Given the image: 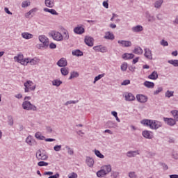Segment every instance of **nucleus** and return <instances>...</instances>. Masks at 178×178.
Instances as JSON below:
<instances>
[{"mask_svg": "<svg viewBox=\"0 0 178 178\" xmlns=\"http://www.w3.org/2000/svg\"><path fill=\"white\" fill-rule=\"evenodd\" d=\"M142 134L145 138H148L149 140L154 138V135L149 131H143Z\"/></svg>", "mask_w": 178, "mask_h": 178, "instance_id": "obj_19", "label": "nucleus"}, {"mask_svg": "<svg viewBox=\"0 0 178 178\" xmlns=\"http://www.w3.org/2000/svg\"><path fill=\"white\" fill-rule=\"evenodd\" d=\"M162 91H163V88L159 87V88H157V90H156L154 92V95H158V94H159V92H162Z\"/></svg>", "mask_w": 178, "mask_h": 178, "instance_id": "obj_51", "label": "nucleus"}, {"mask_svg": "<svg viewBox=\"0 0 178 178\" xmlns=\"http://www.w3.org/2000/svg\"><path fill=\"white\" fill-rule=\"evenodd\" d=\"M163 120L165 124H168V126H175L176 124V120L173 118H163Z\"/></svg>", "mask_w": 178, "mask_h": 178, "instance_id": "obj_12", "label": "nucleus"}, {"mask_svg": "<svg viewBox=\"0 0 178 178\" xmlns=\"http://www.w3.org/2000/svg\"><path fill=\"white\" fill-rule=\"evenodd\" d=\"M31 65V66H34L35 65H38V63H40V59H38V58L35 57L33 58H26V66H27V65Z\"/></svg>", "mask_w": 178, "mask_h": 178, "instance_id": "obj_7", "label": "nucleus"}, {"mask_svg": "<svg viewBox=\"0 0 178 178\" xmlns=\"http://www.w3.org/2000/svg\"><path fill=\"white\" fill-rule=\"evenodd\" d=\"M145 15H146V19H147L148 22H155V17L149 14V12L147 11L145 13Z\"/></svg>", "mask_w": 178, "mask_h": 178, "instance_id": "obj_26", "label": "nucleus"}, {"mask_svg": "<svg viewBox=\"0 0 178 178\" xmlns=\"http://www.w3.org/2000/svg\"><path fill=\"white\" fill-rule=\"evenodd\" d=\"M95 154L96 155V156H97L98 158H100L101 159H104V158H105V156H104V154H102L99 150L95 149Z\"/></svg>", "mask_w": 178, "mask_h": 178, "instance_id": "obj_41", "label": "nucleus"}, {"mask_svg": "<svg viewBox=\"0 0 178 178\" xmlns=\"http://www.w3.org/2000/svg\"><path fill=\"white\" fill-rule=\"evenodd\" d=\"M120 69L122 72H126L127 70V63H123L121 65Z\"/></svg>", "mask_w": 178, "mask_h": 178, "instance_id": "obj_47", "label": "nucleus"}, {"mask_svg": "<svg viewBox=\"0 0 178 178\" xmlns=\"http://www.w3.org/2000/svg\"><path fill=\"white\" fill-rule=\"evenodd\" d=\"M15 62H17V63H20L22 66H26V62L27 60V58H24V55L20 53L17 56H14Z\"/></svg>", "mask_w": 178, "mask_h": 178, "instance_id": "obj_5", "label": "nucleus"}, {"mask_svg": "<svg viewBox=\"0 0 178 178\" xmlns=\"http://www.w3.org/2000/svg\"><path fill=\"white\" fill-rule=\"evenodd\" d=\"M118 44H120L121 47H123L124 48H129V47H131L133 44L131 43V41L130 40H118Z\"/></svg>", "mask_w": 178, "mask_h": 178, "instance_id": "obj_11", "label": "nucleus"}, {"mask_svg": "<svg viewBox=\"0 0 178 178\" xmlns=\"http://www.w3.org/2000/svg\"><path fill=\"white\" fill-rule=\"evenodd\" d=\"M79 74L77 72H72L70 73V76L69 77V80H72V79H76V77H79Z\"/></svg>", "mask_w": 178, "mask_h": 178, "instance_id": "obj_38", "label": "nucleus"}, {"mask_svg": "<svg viewBox=\"0 0 178 178\" xmlns=\"http://www.w3.org/2000/svg\"><path fill=\"white\" fill-rule=\"evenodd\" d=\"M85 43L88 47H93L94 46V38L90 37V36H86L85 37Z\"/></svg>", "mask_w": 178, "mask_h": 178, "instance_id": "obj_17", "label": "nucleus"}, {"mask_svg": "<svg viewBox=\"0 0 178 178\" xmlns=\"http://www.w3.org/2000/svg\"><path fill=\"white\" fill-rule=\"evenodd\" d=\"M133 53L136 55H143V49L140 47H136L133 50Z\"/></svg>", "mask_w": 178, "mask_h": 178, "instance_id": "obj_25", "label": "nucleus"}, {"mask_svg": "<svg viewBox=\"0 0 178 178\" xmlns=\"http://www.w3.org/2000/svg\"><path fill=\"white\" fill-rule=\"evenodd\" d=\"M168 63H170V65H172L175 67L178 66V60H169Z\"/></svg>", "mask_w": 178, "mask_h": 178, "instance_id": "obj_45", "label": "nucleus"}, {"mask_svg": "<svg viewBox=\"0 0 178 178\" xmlns=\"http://www.w3.org/2000/svg\"><path fill=\"white\" fill-rule=\"evenodd\" d=\"M77 102H79V101L70 100V101H67L65 104V106H67V105H72V104H77Z\"/></svg>", "mask_w": 178, "mask_h": 178, "instance_id": "obj_53", "label": "nucleus"}, {"mask_svg": "<svg viewBox=\"0 0 178 178\" xmlns=\"http://www.w3.org/2000/svg\"><path fill=\"white\" fill-rule=\"evenodd\" d=\"M63 34H64L63 40H69V32L67 31H64Z\"/></svg>", "mask_w": 178, "mask_h": 178, "instance_id": "obj_54", "label": "nucleus"}, {"mask_svg": "<svg viewBox=\"0 0 178 178\" xmlns=\"http://www.w3.org/2000/svg\"><path fill=\"white\" fill-rule=\"evenodd\" d=\"M103 6L106 8V9H108V8H109V3H108V1H104Z\"/></svg>", "mask_w": 178, "mask_h": 178, "instance_id": "obj_61", "label": "nucleus"}, {"mask_svg": "<svg viewBox=\"0 0 178 178\" xmlns=\"http://www.w3.org/2000/svg\"><path fill=\"white\" fill-rule=\"evenodd\" d=\"M86 163L89 168H92L94 166V159L91 157H87Z\"/></svg>", "mask_w": 178, "mask_h": 178, "instance_id": "obj_27", "label": "nucleus"}, {"mask_svg": "<svg viewBox=\"0 0 178 178\" xmlns=\"http://www.w3.org/2000/svg\"><path fill=\"white\" fill-rule=\"evenodd\" d=\"M104 38L106 40H115V35L111 32H107L105 33Z\"/></svg>", "mask_w": 178, "mask_h": 178, "instance_id": "obj_29", "label": "nucleus"}, {"mask_svg": "<svg viewBox=\"0 0 178 178\" xmlns=\"http://www.w3.org/2000/svg\"><path fill=\"white\" fill-rule=\"evenodd\" d=\"M102 169L104 171L106 175L111 173L112 172V166L111 165H105L102 167Z\"/></svg>", "mask_w": 178, "mask_h": 178, "instance_id": "obj_22", "label": "nucleus"}, {"mask_svg": "<svg viewBox=\"0 0 178 178\" xmlns=\"http://www.w3.org/2000/svg\"><path fill=\"white\" fill-rule=\"evenodd\" d=\"M134 55L133 54L125 53L122 55V59L127 60L129 59H133Z\"/></svg>", "mask_w": 178, "mask_h": 178, "instance_id": "obj_28", "label": "nucleus"}, {"mask_svg": "<svg viewBox=\"0 0 178 178\" xmlns=\"http://www.w3.org/2000/svg\"><path fill=\"white\" fill-rule=\"evenodd\" d=\"M44 141H46L47 143H51V142H52V141H55V139H54V138H44Z\"/></svg>", "mask_w": 178, "mask_h": 178, "instance_id": "obj_62", "label": "nucleus"}, {"mask_svg": "<svg viewBox=\"0 0 178 178\" xmlns=\"http://www.w3.org/2000/svg\"><path fill=\"white\" fill-rule=\"evenodd\" d=\"M57 66L59 67H66L67 66V60L65 58H61L57 63Z\"/></svg>", "mask_w": 178, "mask_h": 178, "instance_id": "obj_15", "label": "nucleus"}, {"mask_svg": "<svg viewBox=\"0 0 178 178\" xmlns=\"http://www.w3.org/2000/svg\"><path fill=\"white\" fill-rule=\"evenodd\" d=\"M104 76H105V74H101L95 76L93 81V84H95L97 81H98L99 80H101V79H102V77H104Z\"/></svg>", "mask_w": 178, "mask_h": 178, "instance_id": "obj_39", "label": "nucleus"}, {"mask_svg": "<svg viewBox=\"0 0 178 178\" xmlns=\"http://www.w3.org/2000/svg\"><path fill=\"white\" fill-rule=\"evenodd\" d=\"M74 56H83V51L80 50H75L72 51Z\"/></svg>", "mask_w": 178, "mask_h": 178, "instance_id": "obj_40", "label": "nucleus"}, {"mask_svg": "<svg viewBox=\"0 0 178 178\" xmlns=\"http://www.w3.org/2000/svg\"><path fill=\"white\" fill-rule=\"evenodd\" d=\"M23 109L24 111H37V106L35 105L31 104L30 101H24L22 105Z\"/></svg>", "mask_w": 178, "mask_h": 178, "instance_id": "obj_3", "label": "nucleus"}, {"mask_svg": "<svg viewBox=\"0 0 178 178\" xmlns=\"http://www.w3.org/2000/svg\"><path fill=\"white\" fill-rule=\"evenodd\" d=\"M173 94H175V92L170 91V90H167L165 93V97L166 98H170V97H173Z\"/></svg>", "mask_w": 178, "mask_h": 178, "instance_id": "obj_42", "label": "nucleus"}, {"mask_svg": "<svg viewBox=\"0 0 178 178\" xmlns=\"http://www.w3.org/2000/svg\"><path fill=\"white\" fill-rule=\"evenodd\" d=\"M54 150L56 152H59V151L62 150V145H56L54 147Z\"/></svg>", "mask_w": 178, "mask_h": 178, "instance_id": "obj_46", "label": "nucleus"}, {"mask_svg": "<svg viewBox=\"0 0 178 178\" xmlns=\"http://www.w3.org/2000/svg\"><path fill=\"white\" fill-rule=\"evenodd\" d=\"M84 31V28L81 26H78L74 29V33L75 34H83Z\"/></svg>", "mask_w": 178, "mask_h": 178, "instance_id": "obj_21", "label": "nucleus"}, {"mask_svg": "<svg viewBox=\"0 0 178 178\" xmlns=\"http://www.w3.org/2000/svg\"><path fill=\"white\" fill-rule=\"evenodd\" d=\"M171 113L173 116V118H175V120H177L178 119V111L176 110L172 111Z\"/></svg>", "mask_w": 178, "mask_h": 178, "instance_id": "obj_48", "label": "nucleus"}, {"mask_svg": "<svg viewBox=\"0 0 178 178\" xmlns=\"http://www.w3.org/2000/svg\"><path fill=\"white\" fill-rule=\"evenodd\" d=\"M24 92H30V91H35V88H37V85H35L33 81H26L24 83Z\"/></svg>", "mask_w": 178, "mask_h": 178, "instance_id": "obj_2", "label": "nucleus"}, {"mask_svg": "<svg viewBox=\"0 0 178 178\" xmlns=\"http://www.w3.org/2000/svg\"><path fill=\"white\" fill-rule=\"evenodd\" d=\"M35 156L38 161H47V159H48V154L42 149L38 150Z\"/></svg>", "mask_w": 178, "mask_h": 178, "instance_id": "obj_4", "label": "nucleus"}, {"mask_svg": "<svg viewBox=\"0 0 178 178\" xmlns=\"http://www.w3.org/2000/svg\"><path fill=\"white\" fill-rule=\"evenodd\" d=\"M148 79H150V80H156V79H158V72L156 71H154L148 76Z\"/></svg>", "mask_w": 178, "mask_h": 178, "instance_id": "obj_32", "label": "nucleus"}, {"mask_svg": "<svg viewBox=\"0 0 178 178\" xmlns=\"http://www.w3.org/2000/svg\"><path fill=\"white\" fill-rule=\"evenodd\" d=\"M129 84H130V80L126 79L121 83V86H129Z\"/></svg>", "mask_w": 178, "mask_h": 178, "instance_id": "obj_58", "label": "nucleus"}, {"mask_svg": "<svg viewBox=\"0 0 178 178\" xmlns=\"http://www.w3.org/2000/svg\"><path fill=\"white\" fill-rule=\"evenodd\" d=\"M134 33H140L144 30V28L141 25H137L136 26L132 27L131 29Z\"/></svg>", "mask_w": 178, "mask_h": 178, "instance_id": "obj_23", "label": "nucleus"}, {"mask_svg": "<svg viewBox=\"0 0 178 178\" xmlns=\"http://www.w3.org/2000/svg\"><path fill=\"white\" fill-rule=\"evenodd\" d=\"M28 6H30V1H24L22 2V8H27Z\"/></svg>", "mask_w": 178, "mask_h": 178, "instance_id": "obj_50", "label": "nucleus"}, {"mask_svg": "<svg viewBox=\"0 0 178 178\" xmlns=\"http://www.w3.org/2000/svg\"><path fill=\"white\" fill-rule=\"evenodd\" d=\"M141 124L149 127L152 130H158L160 127H162V122L158 120L145 119L140 121Z\"/></svg>", "mask_w": 178, "mask_h": 178, "instance_id": "obj_1", "label": "nucleus"}, {"mask_svg": "<svg viewBox=\"0 0 178 178\" xmlns=\"http://www.w3.org/2000/svg\"><path fill=\"white\" fill-rule=\"evenodd\" d=\"M144 86L147 88H154V87H155V83H154V82L146 81L144 82Z\"/></svg>", "mask_w": 178, "mask_h": 178, "instance_id": "obj_31", "label": "nucleus"}, {"mask_svg": "<svg viewBox=\"0 0 178 178\" xmlns=\"http://www.w3.org/2000/svg\"><path fill=\"white\" fill-rule=\"evenodd\" d=\"M136 100L140 104H145L148 101V97L143 94H138L136 95Z\"/></svg>", "mask_w": 178, "mask_h": 178, "instance_id": "obj_9", "label": "nucleus"}, {"mask_svg": "<svg viewBox=\"0 0 178 178\" xmlns=\"http://www.w3.org/2000/svg\"><path fill=\"white\" fill-rule=\"evenodd\" d=\"M60 73L63 76H67L69 74V68L63 67L60 69Z\"/></svg>", "mask_w": 178, "mask_h": 178, "instance_id": "obj_34", "label": "nucleus"}, {"mask_svg": "<svg viewBox=\"0 0 178 178\" xmlns=\"http://www.w3.org/2000/svg\"><path fill=\"white\" fill-rule=\"evenodd\" d=\"M49 47L50 49H55V48H56V45L52 42L49 44Z\"/></svg>", "mask_w": 178, "mask_h": 178, "instance_id": "obj_60", "label": "nucleus"}, {"mask_svg": "<svg viewBox=\"0 0 178 178\" xmlns=\"http://www.w3.org/2000/svg\"><path fill=\"white\" fill-rule=\"evenodd\" d=\"M162 3H163V0H156L154 3V6L156 9H160Z\"/></svg>", "mask_w": 178, "mask_h": 178, "instance_id": "obj_30", "label": "nucleus"}, {"mask_svg": "<svg viewBox=\"0 0 178 178\" xmlns=\"http://www.w3.org/2000/svg\"><path fill=\"white\" fill-rule=\"evenodd\" d=\"M37 48L38 49H44H44H47V48H48V47L44 46V43H42V44H37Z\"/></svg>", "mask_w": 178, "mask_h": 178, "instance_id": "obj_55", "label": "nucleus"}, {"mask_svg": "<svg viewBox=\"0 0 178 178\" xmlns=\"http://www.w3.org/2000/svg\"><path fill=\"white\" fill-rule=\"evenodd\" d=\"M170 178H178V175H170Z\"/></svg>", "mask_w": 178, "mask_h": 178, "instance_id": "obj_64", "label": "nucleus"}, {"mask_svg": "<svg viewBox=\"0 0 178 178\" xmlns=\"http://www.w3.org/2000/svg\"><path fill=\"white\" fill-rule=\"evenodd\" d=\"M15 98H17V99H22V98H23V95L18 93L15 95Z\"/></svg>", "mask_w": 178, "mask_h": 178, "instance_id": "obj_59", "label": "nucleus"}, {"mask_svg": "<svg viewBox=\"0 0 178 178\" xmlns=\"http://www.w3.org/2000/svg\"><path fill=\"white\" fill-rule=\"evenodd\" d=\"M144 56L146 59H149V60H152V51L148 48L144 49Z\"/></svg>", "mask_w": 178, "mask_h": 178, "instance_id": "obj_16", "label": "nucleus"}, {"mask_svg": "<svg viewBox=\"0 0 178 178\" xmlns=\"http://www.w3.org/2000/svg\"><path fill=\"white\" fill-rule=\"evenodd\" d=\"M161 45H162L163 47H168V45H169V44L168 43V41L165 40H162L160 42Z\"/></svg>", "mask_w": 178, "mask_h": 178, "instance_id": "obj_56", "label": "nucleus"}, {"mask_svg": "<svg viewBox=\"0 0 178 178\" xmlns=\"http://www.w3.org/2000/svg\"><path fill=\"white\" fill-rule=\"evenodd\" d=\"M137 155H140V150L129 151L127 152V156L128 158H134Z\"/></svg>", "mask_w": 178, "mask_h": 178, "instance_id": "obj_18", "label": "nucleus"}, {"mask_svg": "<svg viewBox=\"0 0 178 178\" xmlns=\"http://www.w3.org/2000/svg\"><path fill=\"white\" fill-rule=\"evenodd\" d=\"M44 12H48L49 13H51V15H54L56 16H58V13L55 9H49L47 8H44Z\"/></svg>", "mask_w": 178, "mask_h": 178, "instance_id": "obj_33", "label": "nucleus"}, {"mask_svg": "<svg viewBox=\"0 0 178 178\" xmlns=\"http://www.w3.org/2000/svg\"><path fill=\"white\" fill-rule=\"evenodd\" d=\"M52 86H55L56 87H59L60 84H62V81L59 79H54L51 81Z\"/></svg>", "mask_w": 178, "mask_h": 178, "instance_id": "obj_35", "label": "nucleus"}, {"mask_svg": "<svg viewBox=\"0 0 178 178\" xmlns=\"http://www.w3.org/2000/svg\"><path fill=\"white\" fill-rule=\"evenodd\" d=\"M44 3L47 8H54L55 6V0H45Z\"/></svg>", "mask_w": 178, "mask_h": 178, "instance_id": "obj_24", "label": "nucleus"}, {"mask_svg": "<svg viewBox=\"0 0 178 178\" xmlns=\"http://www.w3.org/2000/svg\"><path fill=\"white\" fill-rule=\"evenodd\" d=\"M129 178H137V174H136V172H134V171L129 172Z\"/></svg>", "mask_w": 178, "mask_h": 178, "instance_id": "obj_49", "label": "nucleus"}, {"mask_svg": "<svg viewBox=\"0 0 178 178\" xmlns=\"http://www.w3.org/2000/svg\"><path fill=\"white\" fill-rule=\"evenodd\" d=\"M78 175L76 172H72L71 174L68 175V178H77Z\"/></svg>", "mask_w": 178, "mask_h": 178, "instance_id": "obj_57", "label": "nucleus"}, {"mask_svg": "<svg viewBox=\"0 0 178 178\" xmlns=\"http://www.w3.org/2000/svg\"><path fill=\"white\" fill-rule=\"evenodd\" d=\"M49 163L45 161H39L38 163V165L42 167V166H48Z\"/></svg>", "mask_w": 178, "mask_h": 178, "instance_id": "obj_52", "label": "nucleus"}, {"mask_svg": "<svg viewBox=\"0 0 178 178\" xmlns=\"http://www.w3.org/2000/svg\"><path fill=\"white\" fill-rule=\"evenodd\" d=\"M37 10V8H33L32 10H31L30 11H29L28 13H26L25 14V17H26V19H29V17H30V16H31V13H33V12H35Z\"/></svg>", "mask_w": 178, "mask_h": 178, "instance_id": "obj_44", "label": "nucleus"}, {"mask_svg": "<svg viewBox=\"0 0 178 178\" xmlns=\"http://www.w3.org/2000/svg\"><path fill=\"white\" fill-rule=\"evenodd\" d=\"M124 97L125 98V101L131 102V101H136V97H134V95L131 92H125L124 94Z\"/></svg>", "mask_w": 178, "mask_h": 178, "instance_id": "obj_14", "label": "nucleus"}, {"mask_svg": "<svg viewBox=\"0 0 178 178\" xmlns=\"http://www.w3.org/2000/svg\"><path fill=\"white\" fill-rule=\"evenodd\" d=\"M26 144H28V145H30L31 147H33V145H37V141H35V139L31 136H29L26 138Z\"/></svg>", "mask_w": 178, "mask_h": 178, "instance_id": "obj_13", "label": "nucleus"}, {"mask_svg": "<svg viewBox=\"0 0 178 178\" xmlns=\"http://www.w3.org/2000/svg\"><path fill=\"white\" fill-rule=\"evenodd\" d=\"M51 35L55 41H63V35L60 32L53 31L51 33Z\"/></svg>", "mask_w": 178, "mask_h": 178, "instance_id": "obj_6", "label": "nucleus"}, {"mask_svg": "<svg viewBox=\"0 0 178 178\" xmlns=\"http://www.w3.org/2000/svg\"><path fill=\"white\" fill-rule=\"evenodd\" d=\"M35 138H37L38 140H45V136H42V134H41V132H36L35 134Z\"/></svg>", "mask_w": 178, "mask_h": 178, "instance_id": "obj_37", "label": "nucleus"}, {"mask_svg": "<svg viewBox=\"0 0 178 178\" xmlns=\"http://www.w3.org/2000/svg\"><path fill=\"white\" fill-rule=\"evenodd\" d=\"M4 10H5L6 13H7L8 15H12V12H10V11L9 10V8H4Z\"/></svg>", "mask_w": 178, "mask_h": 178, "instance_id": "obj_63", "label": "nucleus"}, {"mask_svg": "<svg viewBox=\"0 0 178 178\" xmlns=\"http://www.w3.org/2000/svg\"><path fill=\"white\" fill-rule=\"evenodd\" d=\"M22 38L24 40H31L34 37V35L29 33V32H24L21 34Z\"/></svg>", "mask_w": 178, "mask_h": 178, "instance_id": "obj_20", "label": "nucleus"}, {"mask_svg": "<svg viewBox=\"0 0 178 178\" xmlns=\"http://www.w3.org/2000/svg\"><path fill=\"white\" fill-rule=\"evenodd\" d=\"M106 173L105 171L101 168V170L97 171V177H104V176H106Z\"/></svg>", "mask_w": 178, "mask_h": 178, "instance_id": "obj_36", "label": "nucleus"}, {"mask_svg": "<svg viewBox=\"0 0 178 178\" xmlns=\"http://www.w3.org/2000/svg\"><path fill=\"white\" fill-rule=\"evenodd\" d=\"M65 149H67V154L69 155H74V151L73 150V149L70 148V147L66 145Z\"/></svg>", "mask_w": 178, "mask_h": 178, "instance_id": "obj_43", "label": "nucleus"}, {"mask_svg": "<svg viewBox=\"0 0 178 178\" xmlns=\"http://www.w3.org/2000/svg\"><path fill=\"white\" fill-rule=\"evenodd\" d=\"M93 49L94 51H95V52H102V54H104V52H108V48L102 45L95 46L93 47Z\"/></svg>", "mask_w": 178, "mask_h": 178, "instance_id": "obj_10", "label": "nucleus"}, {"mask_svg": "<svg viewBox=\"0 0 178 178\" xmlns=\"http://www.w3.org/2000/svg\"><path fill=\"white\" fill-rule=\"evenodd\" d=\"M38 40L42 44H44V47H49V39L44 35H39Z\"/></svg>", "mask_w": 178, "mask_h": 178, "instance_id": "obj_8", "label": "nucleus"}]
</instances>
